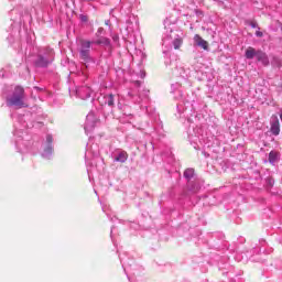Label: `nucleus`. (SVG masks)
<instances>
[{
    "label": "nucleus",
    "instance_id": "nucleus-1",
    "mask_svg": "<svg viewBox=\"0 0 282 282\" xmlns=\"http://www.w3.org/2000/svg\"><path fill=\"white\" fill-rule=\"evenodd\" d=\"M23 98H25V89H23L21 86H17L13 96L7 99V105L9 107H18V109H23L28 107V104L23 101Z\"/></svg>",
    "mask_w": 282,
    "mask_h": 282
},
{
    "label": "nucleus",
    "instance_id": "nucleus-2",
    "mask_svg": "<svg viewBox=\"0 0 282 282\" xmlns=\"http://www.w3.org/2000/svg\"><path fill=\"white\" fill-rule=\"evenodd\" d=\"M256 58L257 61H259V63H262L264 67H268V65H270V59L268 58V54H265V52L261 50L258 51Z\"/></svg>",
    "mask_w": 282,
    "mask_h": 282
},
{
    "label": "nucleus",
    "instance_id": "nucleus-3",
    "mask_svg": "<svg viewBox=\"0 0 282 282\" xmlns=\"http://www.w3.org/2000/svg\"><path fill=\"white\" fill-rule=\"evenodd\" d=\"M194 41L198 47H202L203 50H208V42L206 40H203L199 34H196L194 36Z\"/></svg>",
    "mask_w": 282,
    "mask_h": 282
},
{
    "label": "nucleus",
    "instance_id": "nucleus-4",
    "mask_svg": "<svg viewBox=\"0 0 282 282\" xmlns=\"http://www.w3.org/2000/svg\"><path fill=\"white\" fill-rule=\"evenodd\" d=\"M257 54H258V51L252 47V46H249L246 52H245V56L246 58H248L249 61H252V58H254V56L257 57Z\"/></svg>",
    "mask_w": 282,
    "mask_h": 282
},
{
    "label": "nucleus",
    "instance_id": "nucleus-5",
    "mask_svg": "<svg viewBox=\"0 0 282 282\" xmlns=\"http://www.w3.org/2000/svg\"><path fill=\"white\" fill-rule=\"evenodd\" d=\"M271 133L273 135H279L281 133V123L279 122V119H276L272 124H271Z\"/></svg>",
    "mask_w": 282,
    "mask_h": 282
},
{
    "label": "nucleus",
    "instance_id": "nucleus-6",
    "mask_svg": "<svg viewBox=\"0 0 282 282\" xmlns=\"http://www.w3.org/2000/svg\"><path fill=\"white\" fill-rule=\"evenodd\" d=\"M93 43H95V45H104V47H109V45H111V40H109V37L101 36Z\"/></svg>",
    "mask_w": 282,
    "mask_h": 282
},
{
    "label": "nucleus",
    "instance_id": "nucleus-7",
    "mask_svg": "<svg viewBox=\"0 0 282 282\" xmlns=\"http://www.w3.org/2000/svg\"><path fill=\"white\" fill-rule=\"evenodd\" d=\"M279 158H281V153L278 151H271L269 153V162L270 164H274V162H278Z\"/></svg>",
    "mask_w": 282,
    "mask_h": 282
},
{
    "label": "nucleus",
    "instance_id": "nucleus-8",
    "mask_svg": "<svg viewBox=\"0 0 282 282\" xmlns=\"http://www.w3.org/2000/svg\"><path fill=\"white\" fill-rule=\"evenodd\" d=\"M80 45H82V48H80L82 52H89V50H91V42L89 41L80 40Z\"/></svg>",
    "mask_w": 282,
    "mask_h": 282
},
{
    "label": "nucleus",
    "instance_id": "nucleus-9",
    "mask_svg": "<svg viewBox=\"0 0 282 282\" xmlns=\"http://www.w3.org/2000/svg\"><path fill=\"white\" fill-rule=\"evenodd\" d=\"M36 65H37V67H47L50 65V61L45 59V57H43V56H39V58L36 61Z\"/></svg>",
    "mask_w": 282,
    "mask_h": 282
},
{
    "label": "nucleus",
    "instance_id": "nucleus-10",
    "mask_svg": "<svg viewBox=\"0 0 282 282\" xmlns=\"http://www.w3.org/2000/svg\"><path fill=\"white\" fill-rule=\"evenodd\" d=\"M174 50H180L184 45V40L182 37H176L173 41Z\"/></svg>",
    "mask_w": 282,
    "mask_h": 282
},
{
    "label": "nucleus",
    "instance_id": "nucleus-11",
    "mask_svg": "<svg viewBox=\"0 0 282 282\" xmlns=\"http://www.w3.org/2000/svg\"><path fill=\"white\" fill-rule=\"evenodd\" d=\"M129 154L127 152H121L119 155L115 159L116 162L124 163L126 160H128Z\"/></svg>",
    "mask_w": 282,
    "mask_h": 282
},
{
    "label": "nucleus",
    "instance_id": "nucleus-12",
    "mask_svg": "<svg viewBox=\"0 0 282 282\" xmlns=\"http://www.w3.org/2000/svg\"><path fill=\"white\" fill-rule=\"evenodd\" d=\"M80 58L85 63H89V61H91V57H89V51H80Z\"/></svg>",
    "mask_w": 282,
    "mask_h": 282
},
{
    "label": "nucleus",
    "instance_id": "nucleus-13",
    "mask_svg": "<svg viewBox=\"0 0 282 282\" xmlns=\"http://www.w3.org/2000/svg\"><path fill=\"white\" fill-rule=\"evenodd\" d=\"M194 176H195V170L193 169L185 170L184 177H186V180H193Z\"/></svg>",
    "mask_w": 282,
    "mask_h": 282
},
{
    "label": "nucleus",
    "instance_id": "nucleus-14",
    "mask_svg": "<svg viewBox=\"0 0 282 282\" xmlns=\"http://www.w3.org/2000/svg\"><path fill=\"white\" fill-rule=\"evenodd\" d=\"M105 99H106V102H107V105H108L109 107H113V105H115L113 94L107 95V96L105 97Z\"/></svg>",
    "mask_w": 282,
    "mask_h": 282
},
{
    "label": "nucleus",
    "instance_id": "nucleus-15",
    "mask_svg": "<svg viewBox=\"0 0 282 282\" xmlns=\"http://www.w3.org/2000/svg\"><path fill=\"white\" fill-rule=\"evenodd\" d=\"M46 142L52 145V142H54V139L52 138V135H47L46 137Z\"/></svg>",
    "mask_w": 282,
    "mask_h": 282
},
{
    "label": "nucleus",
    "instance_id": "nucleus-16",
    "mask_svg": "<svg viewBox=\"0 0 282 282\" xmlns=\"http://www.w3.org/2000/svg\"><path fill=\"white\" fill-rule=\"evenodd\" d=\"M256 36H258L259 39L263 37V32L257 31L256 32Z\"/></svg>",
    "mask_w": 282,
    "mask_h": 282
},
{
    "label": "nucleus",
    "instance_id": "nucleus-17",
    "mask_svg": "<svg viewBox=\"0 0 282 282\" xmlns=\"http://www.w3.org/2000/svg\"><path fill=\"white\" fill-rule=\"evenodd\" d=\"M54 151V148H52V145H48L46 148V153H52Z\"/></svg>",
    "mask_w": 282,
    "mask_h": 282
},
{
    "label": "nucleus",
    "instance_id": "nucleus-18",
    "mask_svg": "<svg viewBox=\"0 0 282 282\" xmlns=\"http://www.w3.org/2000/svg\"><path fill=\"white\" fill-rule=\"evenodd\" d=\"M102 28H99L98 31H97V34H101L102 33Z\"/></svg>",
    "mask_w": 282,
    "mask_h": 282
},
{
    "label": "nucleus",
    "instance_id": "nucleus-19",
    "mask_svg": "<svg viewBox=\"0 0 282 282\" xmlns=\"http://www.w3.org/2000/svg\"><path fill=\"white\" fill-rule=\"evenodd\" d=\"M251 28H257V23L252 22Z\"/></svg>",
    "mask_w": 282,
    "mask_h": 282
}]
</instances>
